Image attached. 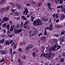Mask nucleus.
<instances>
[{
	"instance_id": "obj_22",
	"label": "nucleus",
	"mask_w": 65,
	"mask_h": 65,
	"mask_svg": "<svg viewBox=\"0 0 65 65\" xmlns=\"http://www.w3.org/2000/svg\"><path fill=\"white\" fill-rule=\"evenodd\" d=\"M60 8L61 9L62 8H63V6L62 5L60 7L59 6H58L57 7V8Z\"/></svg>"
},
{
	"instance_id": "obj_37",
	"label": "nucleus",
	"mask_w": 65,
	"mask_h": 65,
	"mask_svg": "<svg viewBox=\"0 0 65 65\" xmlns=\"http://www.w3.org/2000/svg\"><path fill=\"white\" fill-rule=\"evenodd\" d=\"M56 19H58L59 18V15H58V14H56Z\"/></svg>"
},
{
	"instance_id": "obj_36",
	"label": "nucleus",
	"mask_w": 65,
	"mask_h": 65,
	"mask_svg": "<svg viewBox=\"0 0 65 65\" xmlns=\"http://www.w3.org/2000/svg\"><path fill=\"white\" fill-rule=\"evenodd\" d=\"M9 24H10L11 26V25H12V21H10L9 22Z\"/></svg>"
},
{
	"instance_id": "obj_2",
	"label": "nucleus",
	"mask_w": 65,
	"mask_h": 65,
	"mask_svg": "<svg viewBox=\"0 0 65 65\" xmlns=\"http://www.w3.org/2000/svg\"><path fill=\"white\" fill-rule=\"evenodd\" d=\"M22 31V29H20L18 30L17 29H15L14 30V32L16 34H19L20 32H21Z\"/></svg>"
},
{
	"instance_id": "obj_54",
	"label": "nucleus",
	"mask_w": 65,
	"mask_h": 65,
	"mask_svg": "<svg viewBox=\"0 0 65 65\" xmlns=\"http://www.w3.org/2000/svg\"><path fill=\"white\" fill-rule=\"evenodd\" d=\"M3 32H4V33H6V30H5V29H3Z\"/></svg>"
},
{
	"instance_id": "obj_35",
	"label": "nucleus",
	"mask_w": 65,
	"mask_h": 65,
	"mask_svg": "<svg viewBox=\"0 0 65 65\" xmlns=\"http://www.w3.org/2000/svg\"><path fill=\"white\" fill-rule=\"evenodd\" d=\"M54 29L53 27H50V30H53Z\"/></svg>"
},
{
	"instance_id": "obj_7",
	"label": "nucleus",
	"mask_w": 65,
	"mask_h": 65,
	"mask_svg": "<svg viewBox=\"0 0 65 65\" xmlns=\"http://www.w3.org/2000/svg\"><path fill=\"white\" fill-rule=\"evenodd\" d=\"M14 29V26L13 25H12L10 27V30L11 32H12L13 31V29Z\"/></svg>"
},
{
	"instance_id": "obj_20",
	"label": "nucleus",
	"mask_w": 65,
	"mask_h": 65,
	"mask_svg": "<svg viewBox=\"0 0 65 65\" xmlns=\"http://www.w3.org/2000/svg\"><path fill=\"white\" fill-rule=\"evenodd\" d=\"M64 58H62L60 59V62L62 63L63 62H64Z\"/></svg>"
},
{
	"instance_id": "obj_15",
	"label": "nucleus",
	"mask_w": 65,
	"mask_h": 65,
	"mask_svg": "<svg viewBox=\"0 0 65 65\" xmlns=\"http://www.w3.org/2000/svg\"><path fill=\"white\" fill-rule=\"evenodd\" d=\"M0 52L1 53L2 55H4V51H2V50H1Z\"/></svg>"
},
{
	"instance_id": "obj_43",
	"label": "nucleus",
	"mask_w": 65,
	"mask_h": 65,
	"mask_svg": "<svg viewBox=\"0 0 65 65\" xmlns=\"http://www.w3.org/2000/svg\"><path fill=\"white\" fill-rule=\"evenodd\" d=\"M9 27H10V25L9 24H8L7 26V28L8 29H9Z\"/></svg>"
},
{
	"instance_id": "obj_46",
	"label": "nucleus",
	"mask_w": 65,
	"mask_h": 65,
	"mask_svg": "<svg viewBox=\"0 0 65 65\" xmlns=\"http://www.w3.org/2000/svg\"><path fill=\"white\" fill-rule=\"evenodd\" d=\"M41 2L39 3V4L38 5V6H41Z\"/></svg>"
},
{
	"instance_id": "obj_49",
	"label": "nucleus",
	"mask_w": 65,
	"mask_h": 65,
	"mask_svg": "<svg viewBox=\"0 0 65 65\" xmlns=\"http://www.w3.org/2000/svg\"><path fill=\"white\" fill-rule=\"evenodd\" d=\"M43 34H42V33L38 35L39 37H40V36H41V35H42Z\"/></svg>"
},
{
	"instance_id": "obj_53",
	"label": "nucleus",
	"mask_w": 65,
	"mask_h": 65,
	"mask_svg": "<svg viewBox=\"0 0 65 65\" xmlns=\"http://www.w3.org/2000/svg\"><path fill=\"white\" fill-rule=\"evenodd\" d=\"M19 51L20 52H22V48H20L19 49Z\"/></svg>"
},
{
	"instance_id": "obj_51",
	"label": "nucleus",
	"mask_w": 65,
	"mask_h": 65,
	"mask_svg": "<svg viewBox=\"0 0 65 65\" xmlns=\"http://www.w3.org/2000/svg\"><path fill=\"white\" fill-rule=\"evenodd\" d=\"M42 55L43 57H45V53L42 54Z\"/></svg>"
},
{
	"instance_id": "obj_11",
	"label": "nucleus",
	"mask_w": 65,
	"mask_h": 65,
	"mask_svg": "<svg viewBox=\"0 0 65 65\" xmlns=\"http://www.w3.org/2000/svg\"><path fill=\"white\" fill-rule=\"evenodd\" d=\"M10 52L11 56H12V48H10Z\"/></svg>"
},
{
	"instance_id": "obj_55",
	"label": "nucleus",
	"mask_w": 65,
	"mask_h": 65,
	"mask_svg": "<svg viewBox=\"0 0 65 65\" xmlns=\"http://www.w3.org/2000/svg\"><path fill=\"white\" fill-rule=\"evenodd\" d=\"M30 4H27L26 5V6H30Z\"/></svg>"
},
{
	"instance_id": "obj_9",
	"label": "nucleus",
	"mask_w": 65,
	"mask_h": 65,
	"mask_svg": "<svg viewBox=\"0 0 65 65\" xmlns=\"http://www.w3.org/2000/svg\"><path fill=\"white\" fill-rule=\"evenodd\" d=\"M5 9L4 8H3L2 9L1 11L0 12V13H1V14H2L3 13V11H4V10H5Z\"/></svg>"
},
{
	"instance_id": "obj_48",
	"label": "nucleus",
	"mask_w": 65,
	"mask_h": 65,
	"mask_svg": "<svg viewBox=\"0 0 65 65\" xmlns=\"http://www.w3.org/2000/svg\"><path fill=\"white\" fill-rule=\"evenodd\" d=\"M52 16L53 17H54H54H56V14L54 13L53 14Z\"/></svg>"
},
{
	"instance_id": "obj_33",
	"label": "nucleus",
	"mask_w": 65,
	"mask_h": 65,
	"mask_svg": "<svg viewBox=\"0 0 65 65\" xmlns=\"http://www.w3.org/2000/svg\"><path fill=\"white\" fill-rule=\"evenodd\" d=\"M59 0H55V2L56 3H58L59 1Z\"/></svg>"
},
{
	"instance_id": "obj_27",
	"label": "nucleus",
	"mask_w": 65,
	"mask_h": 65,
	"mask_svg": "<svg viewBox=\"0 0 65 65\" xmlns=\"http://www.w3.org/2000/svg\"><path fill=\"white\" fill-rule=\"evenodd\" d=\"M59 4H62L63 3V0H60L59 2Z\"/></svg>"
},
{
	"instance_id": "obj_47",
	"label": "nucleus",
	"mask_w": 65,
	"mask_h": 65,
	"mask_svg": "<svg viewBox=\"0 0 65 65\" xmlns=\"http://www.w3.org/2000/svg\"><path fill=\"white\" fill-rule=\"evenodd\" d=\"M42 40H44L45 39V38L44 37H43L42 38Z\"/></svg>"
},
{
	"instance_id": "obj_12",
	"label": "nucleus",
	"mask_w": 65,
	"mask_h": 65,
	"mask_svg": "<svg viewBox=\"0 0 65 65\" xmlns=\"http://www.w3.org/2000/svg\"><path fill=\"white\" fill-rule=\"evenodd\" d=\"M3 20L4 21H8V19L7 17L4 18Z\"/></svg>"
},
{
	"instance_id": "obj_21",
	"label": "nucleus",
	"mask_w": 65,
	"mask_h": 65,
	"mask_svg": "<svg viewBox=\"0 0 65 65\" xmlns=\"http://www.w3.org/2000/svg\"><path fill=\"white\" fill-rule=\"evenodd\" d=\"M11 11L13 13H14L16 11V10L14 9H12L11 10Z\"/></svg>"
},
{
	"instance_id": "obj_6",
	"label": "nucleus",
	"mask_w": 65,
	"mask_h": 65,
	"mask_svg": "<svg viewBox=\"0 0 65 65\" xmlns=\"http://www.w3.org/2000/svg\"><path fill=\"white\" fill-rule=\"evenodd\" d=\"M50 23V27H53L54 26V23L53 22H52V21L51 20H50L49 21Z\"/></svg>"
},
{
	"instance_id": "obj_41",
	"label": "nucleus",
	"mask_w": 65,
	"mask_h": 65,
	"mask_svg": "<svg viewBox=\"0 0 65 65\" xmlns=\"http://www.w3.org/2000/svg\"><path fill=\"white\" fill-rule=\"evenodd\" d=\"M29 52V49H26V52L28 53Z\"/></svg>"
},
{
	"instance_id": "obj_59",
	"label": "nucleus",
	"mask_w": 65,
	"mask_h": 65,
	"mask_svg": "<svg viewBox=\"0 0 65 65\" xmlns=\"http://www.w3.org/2000/svg\"><path fill=\"white\" fill-rule=\"evenodd\" d=\"M4 54H6L7 53V52H6V51H4Z\"/></svg>"
},
{
	"instance_id": "obj_50",
	"label": "nucleus",
	"mask_w": 65,
	"mask_h": 65,
	"mask_svg": "<svg viewBox=\"0 0 65 65\" xmlns=\"http://www.w3.org/2000/svg\"><path fill=\"white\" fill-rule=\"evenodd\" d=\"M64 33L63 31L61 32L60 34L61 35H63L64 34Z\"/></svg>"
},
{
	"instance_id": "obj_57",
	"label": "nucleus",
	"mask_w": 65,
	"mask_h": 65,
	"mask_svg": "<svg viewBox=\"0 0 65 65\" xmlns=\"http://www.w3.org/2000/svg\"><path fill=\"white\" fill-rule=\"evenodd\" d=\"M49 51L50 52V53H51L52 52V49L50 48L49 49Z\"/></svg>"
},
{
	"instance_id": "obj_44",
	"label": "nucleus",
	"mask_w": 65,
	"mask_h": 65,
	"mask_svg": "<svg viewBox=\"0 0 65 65\" xmlns=\"http://www.w3.org/2000/svg\"><path fill=\"white\" fill-rule=\"evenodd\" d=\"M21 27H23V22H21Z\"/></svg>"
},
{
	"instance_id": "obj_42",
	"label": "nucleus",
	"mask_w": 65,
	"mask_h": 65,
	"mask_svg": "<svg viewBox=\"0 0 65 65\" xmlns=\"http://www.w3.org/2000/svg\"><path fill=\"white\" fill-rule=\"evenodd\" d=\"M22 42V44L23 45H25V42L24 41Z\"/></svg>"
},
{
	"instance_id": "obj_40",
	"label": "nucleus",
	"mask_w": 65,
	"mask_h": 65,
	"mask_svg": "<svg viewBox=\"0 0 65 65\" xmlns=\"http://www.w3.org/2000/svg\"><path fill=\"white\" fill-rule=\"evenodd\" d=\"M33 57H35V52H33Z\"/></svg>"
},
{
	"instance_id": "obj_60",
	"label": "nucleus",
	"mask_w": 65,
	"mask_h": 65,
	"mask_svg": "<svg viewBox=\"0 0 65 65\" xmlns=\"http://www.w3.org/2000/svg\"><path fill=\"white\" fill-rule=\"evenodd\" d=\"M21 6L20 5H19L18 6H17V7L18 8H20L21 7Z\"/></svg>"
},
{
	"instance_id": "obj_61",
	"label": "nucleus",
	"mask_w": 65,
	"mask_h": 65,
	"mask_svg": "<svg viewBox=\"0 0 65 65\" xmlns=\"http://www.w3.org/2000/svg\"><path fill=\"white\" fill-rule=\"evenodd\" d=\"M56 23H58V22H59V20H56Z\"/></svg>"
},
{
	"instance_id": "obj_13",
	"label": "nucleus",
	"mask_w": 65,
	"mask_h": 65,
	"mask_svg": "<svg viewBox=\"0 0 65 65\" xmlns=\"http://www.w3.org/2000/svg\"><path fill=\"white\" fill-rule=\"evenodd\" d=\"M34 19V17H33V15H32L31 16V21L32 22H33Z\"/></svg>"
},
{
	"instance_id": "obj_1",
	"label": "nucleus",
	"mask_w": 65,
	"mask_h": 65,
	"mask_svg": "<svg viewBox=\"0 0 65 65\" xmlns=\"http://www.w3.org/2000/svg\"><path fill=\"white\" fill-rule=\"evenodd\" d=\"M33 23L34 26H41L42 25V21L41 20L37 19L36 20L33 21Z\"/></svg>"
},
{
	"instance_id": "obj_38",
	"label": "nucleus",
	"mask_w": 65,
	"mask_h": 65,
	"mask_svg": "<svg viewBox=\"0 0 65 65\" xmlns=\"http://www.w3.org/2000/svg\"><path fill=\"white\" fill-rule=\"evenodd\" d=\"M63 10L64 11V13H65V6L64 7V8L63 9Z\"/></svg>"
},
{
	"instance_id": "obj_52",
	"label": "nucleus",
	"mask_w": 65,
	"mask_h": 65,
	"mask_svg": "<svg viewBox=\"0 0 65 65\" xmlns=\"http://www.w3.org/2000/svg\"><path fill=\"white\" fill-rule=\"evenodd\" d=\"M23 59L24 60H25L26 59V56L25 55H24L23 56Z\"/></svg>"
},
{
	"instance_id": "obj_29",
	"label": "nucleus",
	"mask_w": 65,
	"mask_h": 65,
	"mask_svg": "<svg viewBox=\"0 0 65 65\" xmlns=\"http://www.w3.org/2000/svg\"><path fill=\"white\" fill-rule=\"evenodd\" d=\"M4 58H3L2 60L0 61V62H4Z\"/></svg>"
},
{
	"instance_id": "obj_32",
	"label": "nucleus",
	"mask_w": 65,
	"mask_h": 65,
	"mask_svg": "<svg viewBox=\"0 0 65 65\" xmlns=\"http://www.w3.org/2000/svg\"><path fill=\"white\" fill-rule=\"evenodd\" d=\"M47 5L48 7V8H49V7H50V3H48L47 4Z\"/></svg>"
},
{
	"instance_id": "obj_8",
	"label": "nucleus",
	"mask_w": 65,
	"mask_h": 65,
	"mask_svg": "<svg viewBox=\"0 0 65 65\" xmlns=\"http://www.w3.org/2000/svg\"><path fill=\"white\" fill-rule=\"evenodd\" d=\"M22 18L23 20H25V21H28V19H27V18H26V17H25L24 16H22Z\"/></svg>"
},
{
	"instance_id": "obj_17",
	"label": "nucleus",
	"mask_w": 65,
	"mask_h": 65,
	"mask_svg": "<svg viewBox=\"0 0 65 65\" xmlns=\"http://www.w3.org/2000/svg\"><path fill=\"white\" fill-rule=\"evenodd\" d=\"M29 22L28 21H25V25H27V24H28L29 23Z\"/></svg>"
},
{
	"instance_id": "obj_26",
	"label": "nucleus",
	"mask_w": 65,
	"mask_h": 65,
	"mask_svg": "<svg viewBox=\"0 0 65 65\" xmlns=\"http://www.w3.org/2000/svg\"><path fill=\"white\" fill-rule=\"evenodd\" d=\"M49 10H54V9L53 8H51L50 7H49Z\"/></svg>"
},
{
	"instance_id": "obj_16",
	"label": "nucleus",
	"mask_w": 65,
	"mask_h": 65,
	"mask_svg": "<svg viewBox=\"0 0 65 65\" xmlns=\"http://www.w3.org/2000/svg\"><path fill=\"white\" fill-rule=\"evenodd\" d=\"M57 48L56 49L57 50H58L59 49L61 48V46L60 45H58L57 46Z\"/></svg>"
},
{
	"instance_id": "obj_23",
	"label": "nucleus",
	"mask_w": 65,
	"mask_h": 65,
	"mask_svg": "<svg viewBox=\"0 0 65 65\" xmlns=\"http://www.w3.org/2000/svg\"><path fill=\"white\" fill-rule=\"evenodd\" d=\"M42 19L43 21H44L45 22H47V21L48 19L47 18H46L45 19Z\"/></svg>"
},
{
	"instance_id": "obj_5",
	"label": "nucleus",
	"mask_w": 65,
	"mask_h": 65,
	"mask_svg": "<svg viewBox=\"0 0 65 65\" xmlns=\"http://www.w3.org/2000/svg\"><path fill=\"white\" fill-rule=\"evenodd\" d=\"M4 43L6 45H10V43H9V40L6 41V40L5 41Z\"/></svg>"
},
{
	"instance_id": "obj_24",
	"label": "nucleus",
	"mask_w": 65,
	"mask_h": 65,
	"mask_svg": "<svg viewBox=\"0 0 65 65\" xmlns=\"http://www.w3.org/2000/svg\"><path fill=\"white\" fill-rule=\"evenodd\" d=\"M29 47L30 48H32V47H33V45L32 44H30L29 45Z\"/></svg>"
},
{
	"instance_id": "obj_14",
	"label": "nucleus",
	"mask_w": 65,
	"mask_h": 65,
	"mask_svg": "<svg viewBox=\"0 0 65 65\" xmlns=\"http://www.w3.org/2000/svg\"><path fill=\"white\" fill-rule=\"evenodd\" d=\"M65 19V15L64 14H63L61 17V19L63 20V19Z\"/></svg>"
},
{
	"instance_id": "obj_45",
	"label": "nucleus",
	"mask_w": 65,
	"mask_h": 65,
	"mask_svg": "<svg viewBox=\"0 0 65 65\" xmlns=\"http://www.w3.org/2000/svg\"><path fill=\"white\" fill-rule=\"evenodd\" d=\"M31 3H32V4H35V2L33 1H31Z\"/></svg>"
},
{
	"instance_id": "obj_34",
	"label": "nucleus",
	"mask_w": 65,
	"mask_h": 65,
	"mask_svg": "<svg viewBox=\"0 0 65 65\" xmlns=\"http://www.w3.org/2000/svg\"><path fill=\"white\" fill-rule=\"evenodd\" d=\"M44 35H45V36H47V34H46V32L45 30L44 32Z\"/></svg>"
},
{
	"instance_id": "obj_18",
	"label": "nucleus",
	"mask_w": 65,
	"mask_h": 65,
	"mask_svg": "<svg viewBox=\"0 0 65 65\" xmlns=\"http://www.w3.org/2000/svg\"><path fill=\"white\" fill-rule=\"evenodd\" d=\"M4 40H5V39H3V40H2L0 41V42L1 43H3L4 42Z\"/></svg>"
},
{
	"instance_id": "obj_19",
	"label": "nucleus",
	"mask_w": 65,
	"mask_h": 65,
	"mask_svg": "<svg viewBox=\"0 0 65 65\" xmlns=\"http://www.w3.org/2000/svg\"><path fill=\"white\" fill-rule=\"evenodd\" d=\"M54 48L53 47H52V48L53 50H55V49L56 48V47H57V45H55L54 46Z\"/></svg>"
},
{
	"instance_id": "obj_56",
	"label": "nucleus",
	"mask_w": 65,
	"mask_h": 65,
	"mask_svg": "<svg viewBox=\"0 0 65 65\" xmlns=\"http://www.w3.org/2000/svg\"><path fill=\"white\" fill-rule=\"evenodd\" d=\"M19 65H23V63L22 62H20L19 63Z\"/></svg>"
},
{
	"instance_id": "obj_63",
	"label": "nucleus",
	"mask_w": 65,
	"mask_h": 65,
	"mask_svg": "<svg viewBox=\"0 0 65 65\" xmlns=\"http://www.w3.org/2000/svg\"><path fill=\"white\" fill-rule=\"evenodd\" d=\"M29 46H27L26 47V49H27L29 50Z\"/></svg>"
},
{
	"instance_id": "obj_62",
	"label": "nucleus",
	"mask_w": 65,
	"mask_h": 65,
	"mask_svg": "<svg viewBox=\"0 0 65 65\" xmlns=\"http://www.w3.org/2000/svg\"><path fill=\"white\" fill-rule=\"evenodd\" d=\"M17 28H19V27H20V25H17Z\"/></svg>"
},
{
	"instance_id": "obj_31",
	"label": "nucleus",
	"mask_w": 65,
	"mask_h": 65,
	"mask_svg": "<svg viewBox=\"0 0 65 65\" xmlns=\"http://www.w3.org/2000/svg\"><path fill=\"white\" fill-rule=\"evenodd\" d=\"M10 4L11 5H12L13 6H14V7H15L14 6V4L12 2H10Z\"/></svg>"
},
{
	"instance_id": "obj_30",
	"label": "nucleus",
	"mask_w": 65,
	"mask_h": 65,
	"mask_svg": "<svg viewBox=\"0 0 65 65\" xmlns=\"http://www.w3.org/2000/svg\"><path fill=\"white\" fill-rule=\"evenodd\" d=\"M16 52L15 51H13V53H12V56H13L15 54H16Z\"/></svg>"
},
{
	"instance_id": "obj_4",
	"label": "nucleus",
	"mask_w": 65,
	"mask_h": 65,
	"mask_svg": "<svg viewBox=\"0 0 65 65\" xmlns=\"http://www.w3.org/2000/svg\"><path fill=\"white\" fill-rule=\"evenodd\" d=\"M25 10L23 12V13L24 14H25V15H27V14H28V9H27V8L26 7L25 8Z\"/></svg>"
},
{
	"instance_id": "obj_39",
	"label": "nucleus",
	"mask_w": 65,
	"mask_h": 65,
	"mask_svg": "<svg viewBox=\"0 0 65 65\" xmlns=\"http://www.w3.org/2000/svg\"><path fill=\"white\" fill-rule=\"evenodd\" d=\"M13 41L12 40H11L10 41V44H11V43H12Z\"/></svg>"
},
{
	"instance_id": "obj_3",
	"label": "nucleus",
	"mask_w": 65,
	"mask_h": 65,
	"mask_svg": "<svg viewBox=\"0 0 65 65\" xmlns=\"http://www.w3.org/2000/svg\"><path fill=\"white\" fill-rule=\"evenodd\" d=\"M55 56V54H52L51 56V52L50 53L47 55L48 58H49V59H50V58L51 57L52 58H53V57H54Z\"/></svg>"
},
{
	"instance_id": "obj_25",
	"label": "nucleus",
	"mask_w": 65,
	"mask_h": 65,
	"mask_svg": "<svg viewBox=\"0 0 65 65\" xmlns=\"http://www.w3.org/2000/svg\"><path fill=\"white\" fill-rule=\"evenodd\" d=\"M4 27H6V24L5 23H4L3 25V28Z\"/></svg>"
},
{
	"instance_id": "obj_28",
	"label": "nucleus",
	"mask_w": 65,
	"mask_h": 65,
	"mask_svg": "<svg viewBox=\"0 0 65 65\" xmlns=\"http://www.w3.org/2000/svg\"><path fill=\"white\" fill-rule=\"evenodd\" d=\"M16 47H17V44H15L13 48L14 49H15L16 48Z\"/></svg>"
},
{
	"instance_id": "obj_64",
	"label": "nucleus",
	"mask_w": 65,
	"mask_h": 65,
	"mask_svg": "<svg viewBox=\"0 0 65 65\" xmlns=\"http://www.w3.org/2000/svg\"><path fill=\"white\" fill-rule=\"evenodd\" d=\"M60 10L59 9H58L57 10V12L58 13H59L60 12Z\"/></svg>"
},
{
	"instance_id": "obj_58",
	"label": "nucleus",
	"mask_w": 65,
	"mask_h": 65,
	"mask_svg": "<svg viewBox=\"0 0 65 65\" xmlns=\"http://www.w3.org/2000/svg\"><path fill=\"white\" fill-rule=\"evenodd\" d=\"M18 61H19V63L22 62H21V60H20V59H18Z\"/></svg>"
},
{
	"instance_id": "obj_10",
	"label": "nucleus",
	"mask_w": 65,
	"mask_h": 65,
	"mask_svg": "<svg viewBox=\"0 0 65 65\" xmlns=\"http://www.w3.org/2000/svg\"><path fill=\"white\" fill-rule=\"evenodd\" d=\"M23 27L25 29H27V28L28 29H29V26H28L27 27L26 26V24H24Z\"/></svg>"
}]
</instances>
